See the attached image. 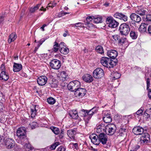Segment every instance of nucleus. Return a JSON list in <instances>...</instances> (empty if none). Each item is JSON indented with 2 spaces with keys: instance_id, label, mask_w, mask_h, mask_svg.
Listing matches in <instances>:
<instances>
[{
  "instance_id": "obj_1",
  "label": "nucleus",
  "mask_w": 151,
  "mask_h": 151,
  "mask_svg": "<svg viewBox=\"0 0 151 151\" xmlns=\"http://www.w3.org/2000/svg\"><path fill=\"white\" fill-rule=\"evenodd\" d=\"M26 132L25 128L24 127L19 128L17 131V136L19 139L20 143L22 145L24 144L27 141L26 138Z\"/></svg>"
},
{
  "instance_id": "obj_2",
  "label": "nucleus",
  "mask_w": 151,
  "mask_h": 151,
  "mask_svg": "<svg viewBox=\"0 0 151 151\" xmlns=\"http://www.w3.org/2000/svg\"><path fill=\"white\" fill-rule=\"evenodd\" d=\"M117 63V60H116L114 61L107 57H102L101 59V63L104 67L111 68H113L116 65Z\"/></svg>"
},
{
  "instance_id": "obj_3",
  "label": "nucleus",
  "mask_w": 151,
  "mask_h": 151,
  "mask_svg": "<svg viewBox=\"0 0 151 151\" xmlns=\"http://www.w3.org/2000/svg\"><path fill=\"white\" fill-rule=\"evenodd\" d=\"M119 30L121 35L126 36L129 33L130 29L128 24L123 23L120 26Z\"/></svg>"
},
{
  "instance_id": "obj_4",
  "label": "nucleus",
  "mask_w": 151,
  "mask_h": 151,
  "mask_svg": "<svg viewBox=\"0 0 151 151\" xmlns=\"http://www.w3.org/2000/svg\"><path fill=\"white\" fill-rule=\"evenodd\" d=\"M106 24L108 26L111 28H114L117 27L119 23L111 16L107 17L106 19Z\"/></svg>"
},
{
  "instance_id": "obj_5",
  "label": "nucleus",
  "mask_w": 151,
  "mask_h": 151,
  "mask_svg": "<svg viewBox=\"0 0 151 151\" xmlns=\"http://www.w3.org/2000/svg\"><path fill=\"white\" fill-rule=\"evenodd\" d=\"M81 84L78 81H74L70 82L68 85V89L72 91H74L80 87Z\"/></svg>"
},
{
  "instance_id": "obj_6",
  "label": "nucleus",
  "mask_w": 151,
  "mask_h": 151,
  "mask_svg": "<svg viewBox=\"0 0 151 151\" xmlns=\"http://www.w3.org/2000/svg\"><path fill=\"white\" fill-rule=\"evenodd\" d=\"M116 129V126L113 124H109L106 126L105 132L109 135L113 134Z\"/></svg>"
},
{
  "instance_id": "obj_7",
  "label": "nucleus",
  "mask_w": 151,
  "mask_h": 151,
  "mask_svg": "<svg viewBox=\"0 0 151 151\" xmlns=\"http://www.w3.org/2000/svg\"><path fill=\"white\" fill-rule=\"evenodd\" d=\"M104 74L103 70L100 68H97L93 72V77L96 79H100L103 77Z\"/></svg>"
},
{
  "instance_id": "obj_8",
  "label": "nucleus",
  "mask_w": 151,
  "mask_h": 151,
  "mask_svg": "<svg viewBox=\"0 0 151 151\" xmlns=\"http://www.w3.org/2000/svg\"><path fill=\"white\" fill-rule=\"evenodd\" d=\"M51 67L55 69H58L61 66L60 61L57 59H53L50 63Z\"/></svg>"
},
{
  "instance_id": "obj_9",
  "label": "nucleus",
  "mask_w": 151,
  "mask_h": 151,
  "mask_svg": "<svg viewBox=\"0 0 151 151\" xmlns=\"http://www.w3.org/2000/svg\"><path fill=\"white\" fill-rule=\"evenodd\" d=\"M150 136L147 133H145L140 137V142L143 145L146 144L150 142Z\"/></svg>"
},
{
  "instance_id": "obj_10",
  "label": "nucleus",
  "mask_w": 151,
  "mask_h": 151,
  "mask_svg": "<svg viewBox=\"0 0 151 151\" xmlns=\"http://www.w3.org/2000/svg\"><path fill=\"white\" fill-rule=\"evenodd\" d=\"M86 92V90L85 88L79 87L77 90L75 91L74 95L76 97H82L85 95Z\"/></svg>"
},
{
  "instance_id": "obj_11",
  "label": "nucleus",
  "mask_w": 151,
  "mask_h": 151,
  "mask_svg": "<svg viewBox=\"0 0 151 151\" xmlns=\"http://www.w3.org/2000/svg\"><path fill=\"white\" fill-rule=\"evenodd\" d=\"M47 80V77L45 76H42L38 77L37 79V83L39 85L42 86L46 83Z\"/></svg>"
},
{
  "instance_id": "obj_12",
  "label": "nucleus",
  "mask_w": 151,
  "mask_h": 151,
  "mask_svg": "<svg viewBox=\"0 0 151 151\" xmlns=\"http://www.w3.org/2000/svg\"><path fill=\"white\" fill-rule=\"evenodd\" d=\"M5 145L8 149L13 148L15 145V142L12 139H7L5 142Z\"/></svg>"
},
{
  "instance_id": "obj_13",
  "label": "nucleus",
  "mask_w": 151,
  "mask_h": 151,
  "mask_svg": "<svg viewBox=\"0 0 151 151\" xmlns=\"http://www.w3.org/2000/svg\"><path fill=\"white\" fill-rule=\"evenodd\" d=\"M99 143L101 142L103 145H105L107 141L108 137L103 133H101L99 135Z\"/></svg>"
},
{
  "instance_id": "obj_14",
  "label": "nucleus",
  "mask_w": 151,
  "mask_h": 151,
  "mask_svg": "<svg viewBox=\"0 0 151 151\" xmlns=\"http://www.w3.org/2000/svg\"><path fill=\"white\" fill-rule=\"evenodd\" d=\"M90 139L91 142L94 144L96 145L99 144V135L98 136L96 134H92L90 136Z\"/></svg>"
},
{
  "instance_id": "obj_15",
  "label": "nucleus",
  "mask_w": 151,
  "mask_h": 151,
  "mask_svg": "<svg viewBox=\"0 0 151 151\" xmlns=\"http://www.w3.org/2000/svg\"><path fill=\"white\" fill-rule=\"evenodd\" d=\"M114 17L115 18L123 20L124 22L127 20L128 17L126 15L119 12L115 13L114 14Z\"/></svg>"
},
{
  "instance_id": "obj_16",
  "label": "nucleus",
  "mask_w": 151,
  "mask_h": 151,
  "mask_svg": "<svg viewBox=\"0 0 151 151\" xmlns=\"http://www.w3.org/2000/svg\"><path fill=\"white\" fill-rule=\"evenodd\" d=\"M133 132L136 135H141L144 132V129L139 126L134 127L132 129Z\"/></svg>"
},
{
  "instance_id": "obj_17",
  "label": "nucleus",
  "mask_w": 151,
  "mask_h": 151,
  "mask_svg": "<svg viewBox=\"0 0 151 151\" xmlns=\"http://www.w3.org/2000/svg\"><path fill=\"white\" fill-rule=\"evenodd\" d=\"M131 19L137 23H139L141 20V18L140 17L136 14L132 13L130 16Z\"/></svg>"
},
{
  "instance_id": "obj_18",
  "label": "nucleus",
  "mask_w": 151,
  "mask_h": 151,
  "mask_svg": "<svg viewBox=\"0 0 151 151\" xmlns=\"http://www.w3.org/2000/svg\"><path fill=\"white\" fill-rule=\"evenodd\" d=\"M106 126L104 124L102 123H99L96 125V131L98 133L101 132L103 133L105 132Z\"/></svg>"
},
{
  "instance_id": "obj_19",
  "label": "nucleus",
  "mask_w": 151,
  "mask_h": 151,
  "mask_svg": "<svg viewBox=\"0 0 151 151\" xmlns=\"http://www.w3.org/2000/svg\"><path fill=\"white\" fill-rule=\"evenodd\" d=\"M76 134V131L74 129H70L67 131V134L68 137L74 140H76L75 137Z\"/></svg>"
},
{
  "instance_id": "obj_20",
  "label": "nucleus",
  "mask_w": 151,
  "mask_h": 151,
  "mask_svg": "<svg viewBox=\"0 0 151 151\" xmlns=\"http://www.w3.org/2000/svg\"><path fill=\"white\" fill-rule=\"evenodd\" d=\"M107 55L109 58L114 59L117 56L118 53L116 50H111L108 51Z\"/></svg>"
},
{
  "instance_id": "obj_21",
  "label": "nucleus",
  "mask_w": 151,
  "mask_h": 151,
  "mask_svg": "<svg viewBox=\"0 0 151 151\" xmlns=\"http://www.w3.org/2000/svg\"><path fill=\"white\" fill-rule=\"evenodd\" d=\"M103 119L104 122L106 123H110L112 120L110 114L106 112L104 114Z\"/></svg>"
},
{
  "instance_id": "obj_22",
  "label": "nucleus",
  "mask_w": 151,
  "mask_h": 151,
  "mask_svg": "<svg viewBox=\"0 0 151 151\" xmlns=\"http://www.w3.org/2000/svg\"><path fill=\"white\" fill-rule=\"evenodd\" d=\"M38 109V106L36 105H32V107L31 109V114L32 117L33 118L35 116V115L37 113V111Z\"/></svg>"
},
{
  "instance_id": "obj_23",
  "label": "nucleus",
  "mask_w": 151,
  "mask_h": 151,
  "mask_svg": "<svg viewBox=\"0 0 151 151\" xmlns=\"http://www.w3.org/2000/svg\"><path fill=\"white\" fill-rule=\"evenodd\" d=\"M82 79L84 81L87 83L92 82L93 81V77L88 74L83 75L82 77Z\"/></svg>"
},
{
  "instance_id": "obj_24",
  "label": "nucleus",
  "mask_w": 151,
  "mask_h": 151,
  "mask_svg": "<svg viewBox=\"0 0 151 151\" xmlns=\"http://www.w3.org/2000/svg\"><path fill=\"white\" fill-rule=\"evenodd\" d=\"M135 12L137 14L140 16H143L147 13V12L145 9L143 8L142 7H139L136 10Z\"/></svg>"
},
{
  "instance_id": "obj_25",
  "label": "nucleus",
  "mask_w": 151,
  "mask_h": 151,
  "mask_svg": "<svg viewBox=\"0 0 151 151\" xmlns=\"http://www.w3.org/2000/svg\"><path fill=\"white\" fill-rule=\"evenodd\" d=\"M87 117L84 118V121L86 123H88V121L91 119L92 116L94 114V113L91 109L88 111L87 110Z\"/></svg>"
},
{
  "instance_id": "obj_26",
  "label": "nucleus",
  "mask_w": 151,
  "mask_h": 151,
  "mask_svg": "<svg viewBox=\"0 0 151 151\" xmlns=\"http://www.w3.org/2000/svg\"><path fill=\"white\" fill-rule=\"evenodd\" d=\"M22 68V65L21 64L14 63L13 66V70L14 72H19Z\"/></svg>"
},
{
  "instance_id": "obj_27",
  "label": "nucleus",
  "mask_w": 151,
  "mask_h": 151,
  "mask_svg": "<svg viewBox=\"0 0 151 151\" xmlns=\"http://www.w3.org/2000/svg\"><path fill=\"white\" fill-rule=\"evenodd\" d=\"M0 77L4 81H7L9 79V76L8 73L5 71H1L0 74Z\"/></svg>"
},
{
  "instance_id": "obj_28",
  "label": "nucleus",
  "mask_w": 151,
  "mask_h": 151,
  "mask_svg": "<svg viewBox=\"0 0 151 151\" xmlns=\"http://www.w3.org/2000/svg\"><path fill=\"white\" fill-rule=\"evenodd\" d=\"M139 147V145L137 144H133L130 143L129 145L130 151H137Z\"/></svg>"
},
{
  "instance_id": "obj_29",
  "label": "nucleus",
  "mask_w": 151,
  "mask_h": 151,
  "mask_svg": "<svg viewBox=\"0 0 151 151\" xmlns=\"http://www.w3.org/2000/svg\"><path fill=\"white\" fill-rule=\"evenodd\" d=\"M69 114L72 118L74 119H77L78 117L77 112L76 110L70 111L69 113Z\"/></svg>"
},
{
  "instance_id": "obj_30",
  "label": "nucleus",
  "mask_w": 151,
  "mask_h": 151,
  "mask_svg": "<svg viewBox=\"0 0 151 151\" xmlns=\"http://www.w3.org/2000/svg\"><path fill=\"white\" fill-rule=\"evenodd\" d=\"M17 37V35L15 33H11L9 37L8 40L9 43H10L11 42H14L16 39Z\"/></svg>"
},
{
  "instance_id": "obj_31",
  "label": "nucleus",
  "mask_w": 151,
  "mask_h": 151,
  "mask_svg": "<svg viewBox=\"0 0 151 151\" xmlns=\"http://www.w3.org/2000/svg\"><path fill=\"white\" fill-rule=\"evenodd\" d=\"M148 26L147 24L144 23H142L141 24L139 28V29L141 32H143L147 31V27Z\"/></svg>"
},
{
  "instance_id": "obj_32",
  "label": "nucleus",
  "mask_w": 151,
  "mask_h": 151,
  "mask_svg": "<svg viewBox=\"0 0 151 151\" xmlns=\"http://www.w3.org/2000/svg\"><path fill=\"white\" fill-rule=\"evenodd\" d=\"M60 79L63 81L67 80L68 79V77L65 71H61L60 73Z\"/></svg>"
},
{
  "instance_id": "obj_33",
  "label": "nucleus",
  "mask_w": 151,
  "mask_h": 151,
  "mask_svg": "<svg viewBox=\"0 0 151 151\" xmlns=\"http://www.w3.org/2000/svg\"><path fill=\"white\" fill-rule=\"evenodd\" d=\"M25 149L28 151H32L34 149V147L29 143H26L23 146Z\"/></svg>"
},
{
  "instance_id": "obj_34",
  "label": "nucleus",
  "mask_w": 151,
  "mask_h": 151,
  "mask_svg": "<svg viewBox=\"0 0 151 151\" xmlns=\"http://www.w3.org/2000/svg\"><path fill=\"white\" fill-rule=\"evenodd\" d=\"M121 76L120 74L117 72H115L114 73L111 74V77L112 78V80L117 79L120 78Z\"/></svg>"
},
{
  "instance_id": "obj_35",
  "label": "nucleus",
  "mask_w": 151,
  "mask_h": 151,
  "mask_svg": "<svg viewBox=\"0 0 151 151\" xmlns=\"http://www.w3.org/2000/svg\"><path fill=\"white\" fill-rule=\"evenodd\" d=\"M48 85L50 87L52 88H56L58 86V81H57L54 80V81H51L48 84Z\"/></svg>"
},
{
  "instance_id": "obj_36",
  "label": "nucleus",
  "mask_w": 151,
  "mask_h": 151,
  "mask_svg": "<svg viewBox=\"0 0 151 151\" xmlns=\"http://www.w3.org/2000/svg\"><path fill=\"white\" fill-rule=\"evenodd\" d=\"M59 48V44L57 42L56 40L53 43V47L52 48V50L55 52H57L58 51Z\"/></svg>"
},
{
  "instance_id": "obj_37",
  "label": "nucleus",
  "mask_w": 151,
  "mask_h": 151,
  "mask_svg": "<svg viewBox=\"0 0 151 151\" xmlns=\"http://www.w3.org/2000/svg\"><path fill=\"white\" fill-rule=\"evenodd\" d=\"M60 51L61 53L64 55L67 54L69 51V49L66 47L60 49Z\"/></svg>"
},
{
  "instance_id": "obj_38",
  "label": "nucleus",
  "mask_w": 151,
  "mask_h": 151,
  "mask_svg": "<svg viewBox=\"0 0 151 151\" xmlns=\"http://www.w3.org/2000/svg\"><path fill=\"white\" fill-rule=\"evenodd\" d=\"M96 52L101 54L103 55L104 54V51L103 47L100 45H98L96 47L95 49Z\"/></svg>"
},
{
  "instance_id": "obj_39",
  "label": "nucleus",
  "mask_w": 151,
  "mask_h": 151,
  "mask_svg": "<svg viewBox=\"0 0 151 151\" xmlns=\"http://www.w3.org/2000/svg\"><path fill=\"white\" fill-rule=\"evenodd\" d=\"M41 4H38L34 7H31L29 10V11L31 13H33L37 10L40 6Z\"/></svg>"
},
{
  "instance_id": "obj_40",
  "label": "nucleus",
  "mask_w": 151,
  "mask_h": 151,
  "mask_svg": "<svg viewBox=\"0 0 151 151\" xmlns=\"http://www.w3.org/2000/svg\"><path fill=\"white\" fill-rule=\"evenodd\" d=\"M102 22V18L100 16L95 17L94 16L93 19V22L97 24L101 23Z\"/></svg>"
},
{
  "instance_id": "obj_41",
  "label": "nucleus",
  "mask_w": 151,
  "mask_h": 151,
  "mask_svg": "<svg viewBox=\"0 0 151 151\" xmlns=\"http://www.w3.org/2000/svg\"><path fill=\"white\" fill-rule=\"evenodd\" d=\"M79 114L81 116L83 117V119L84 120V118L87 117V110L82 109L80 111Z\"/></svg>"
},
{
  "instance_id": "obj_42",
  "label": "nucleus",
  "mask_w": 151,
  "mask_h": 151,
  "mask_svg": "<svg viewBox=\"0 0 151 151\" xmlns=\"http://www.w3.org/2000/svg\"><path fill=\"white\" fill-rule=\"evenodd\" d=\"M130 35L131 38L134 40L136 39L137 37V32L133 31L130 32Z\"/></svg>"
},
{
  "instance_id": "obj_43",
  "label": "nucleus",
  "mask_w": 151,
  "mask_h": 151,
  "mask_svg": "<svg viewBox=\"0 0 151 151\" xmlns=\"http://www.w3.org/2000/svg\"><path fill=\"white\" fill-rule=\"evenodd\" d=\"M51 129L52 132L55 134H58L60 132L59 129L57 127H51Z\"/></svg>"
},
{
  "instance_id": "obj_44",
  "label": "nucleus",
  "mask_w": 151,
  "mask_h": 151,
  "mask_svg": "<svg viewBox=\"0 0 151 151\" xmlns=\"http://www.w3.org/2000/svg\"><path fill=\"white\" fill-rule=\"evenodd\" d=\"M55 100L54 98L51 97L48 98L47 100V102L49 104L51 105L54 104L55 103Z\"/></svg>"
},
{
  "instance_id": "obj_45",
  "label": "nucleus",
  "mask_w": 151,
  "mask_h": 151,
  "mask_svg": "<svg viewBox=\"0 0 151 151\" xmlns=\"http://www.w3.org/2000/svg\"><path fill=\"white\" fill-rule=\"evenodd\" d=\"M143 112V110L142 109V108L139 109L137 111L135 114L134 115L135 116H136V115L138 116H140L142 115Z\"/></svg>"
},
{
  "instance_id": "obj_46",
  "label": "nucleus",
  "mask_w": 151,
  "mask_h": 151,
  "mask_svg": "<svg viewBox=\"0 0 151 151\" xmlns=\"http://www.w3.org/2000/svg\"><path fill=\"white\" fill-rule=\"evenodd\" d=\"M30 126L32 129H33L37 127V124L36 122H32L30 124Z\"/></svg>"
},
{
  "instance_id": "obj_47",
  "label": "nucleus",
  "mask_w": 151,
  "mask_h": 151,
  "mask_svg": "<svg viewBox=\"0 0 151 151\" xmlns=\"http://www.w3.org/2000/svg\"><path fill=\"white\" fill-rule=\"evenodd\" d=\"M5 107L2 102H0V113L5 110Z\"/></svg>"
},
{
  "instance_id": "obj_48",
  "label": "nucleus",
  "mask_w": 151,
  "mask_h": 151,
  "mask_svg": "<svg viewBox=\"0 0 151 151\" xmlns=\"http://www.w3.org/2000/svg\"><path fill=\"white\" fill-rule=\"evenodd\" d=\"M93 18L94 16H89L86 18V21L88 23L90 22H93Z\"/></svg>"
},
{
  "instance_id": "obj_49",
  "label": "nucleus",
  "mask_w": 151,
  "mask_h": 151,
  "mask_svg": "<svg viewBox=\"0 0 151 151\" xmlns=\"http://www.w3.org/2000/svg\"><path fill=\"white\" fill-rule=\"evenodd\" d=\"M74 26L76 27H83L84 24L83 23L81 22H78L75 24H74Z\"/></svg>"
},
{
  "instance_id": "obj_50",
  "label": "nucleus",
  "mask_w": 151,
  "mask_h": 151,
  "mask_svg": "<svg viewBox=\"0 0 151 151\" xmlns=\"http://www.w3.org/2000/svg\"><path fill=\"white\" fill-rule=\"evenodd\" d=\"M59 142H56L55 143L52 145L50 147V148L51 150H54L55 149L56 147L58 145Z\"/></svg>"
},
{
  "instance_id": "obj_51",
  "label": "nucleus",
  "mask_w": 151,
  "mask_h": 151,
  "mask_svg": "<svg viewBox=\"0 0 151 151\" xmlns=\"http://www.w3.org/2000/svg\"><path fill=\"white\" fill-rule=\"evenodd\" d=\"M148 110L147 109L144 112L143 115L145 117V118L147 119L150 117V115L148 114Z\"/></svg>"
},
{
  "instance_id": "obj_52",
  "label": "nucleus",
  "mask_w": 151,
  "mask_h": 151,
  "mask_svg": "<svg viewBox=\"0 0 151 151\" xmlns=\"http://www.w3.org/2000/svg\"><path fill=\"white\" fill-rule=\"evenodd\" d=\"M65 147L62 145H61L58 148L57 151H65Z\"/></svg>"
},
{
  "instance_id": "obj_53",
  "label": "nucleus",
  "mask_w": 151,
  "mask_h": 151,
  "mask_svg": "<svg viewBox=\"0 0 151 151\" xmlns=\"http://www.w3.org/2000/svg\"><path fill=\"white\" fill-rule=\"evenodd\" d=\"M127 40L126 38H121L119 39V40L118 42L120 44H123L124 43L125 41Z\"/></svg>"
},
{
  "instance_id": "obj_54",
  "label": "nucleus",
  "mask_w": 151,
  "mask_h": 151,
  "mask_svg": "<svg viewBox=\"0 0 151 151\" xmlns=\"http://www.w3.org/2000/svg\"><path fill=\"white\" fill-rule=\"evenodd\" d=\"M146 19L147 21L151 22V14H148L147 15Z\"/></svg>"
},
{
  "instance_id": "obj_55",
  "label": "nucleus",
  "mask_w": 151,
  "mask_h": 151,
  "mask_svg": "<svg viewBox=\"0 0 151 151\" xmlns=\"http://www.w3.org/2000/svg\"><path fill=\"white\" fill-rule=\"evenodd\" d=\"M45 40L44 39H41L39 42H37L38 44L37 45V46L38 47H39L42 44V43L45 41Z\"/></svg>"
},
{
  "instance_id": "obj_56",
  "label": "nucleus",
  "mask_w": 151,
  "mask_h": 151,
  "mask_svg": "<svg viewBox=\"0 0 151 151\" xmlns=\"http://www.w3.org/2000/svg\"><path fill=\"white\" fill-rule=\"evenodd\" d=\"M147 82V89H148L150 86V81L149 78H147L146 80Z\"/></svg>"
},
{
  "instance_id": "obj_57",
  "label": "nucleus",
  "mask_w": 151,
  "mask_h": 151,
  "mask_svg": "<svg viewBox=\"0 0 151 151\" xmlns=\"http://www.w3.org/2000/svg\"><path fill=\"white\" fill-rule=\"evenodd\" d=\"M99 109V107H94L91 109L92 111H93V112L94 113V114L96 113H97L98 110Z\"/></svg>"
},
{
  "instance_id": "obj_58",
  "label": "nucleus",
  "mask_w": 151,
  "mask_h": 151,
  "mask_svg": "<svg viewBox=\"0 0 151 151\" xmlns=\"http://www.w3.org/2000/svg\"><path fill=\"white\" fill-rule=\"evenodd\" d=\"M112 37L113 38L114 40H117L119 41V36L117 35H114L112 36Z\"/></svg>"
},
{
  "instance_id": "obj_59",
  "label": "nucleus",
  "mask_w": 151,
  "mask_h": 151,
  "mask_svg": "<svg viewBox=\"0 0 151 151\" xmlns=\"http://www.w3.org/2000/svg\"><path fill=\"white\" fill-rule=\"evenodd\" d=\"M64 136V130L61 129L60 131V138H62Z\"/></svg>"
},
{
  "instance_id": "obj_60",
  "label": "nucleus",
  "mask_w": 151,
  "mask_h": 151,
  "mask_svg": "<svg viewBox=\"0 0 151 151\" xmlns=\"http://www.w3.org/2000/svg\"><path fill=\"white\" fill-rule=\"evenodd\" d=\"M65 44L63 42H61L59 44V48L60 49L63 48L64 47H65L66 46L65 45Z\"/></svg>"
},
{
  "instance_id": "obj_61",
  "label": "nucleus",
  "mask_w": 151,
  "mask_h": 151,
  "mask_svg": "<svg viewBox=\"0 0 151 151\" xmlns=\"http://www.w3.org/2000/svg\"><path fill=\"white\" fill-rule=\"evenodd\" d=\"M147 31L148 34L151 35V24L148 27Z\"/></svg>"
},
{
  "instance_id": "obj_62",
  "label": "nucleus",
  "mask_w": 151,
  "mask_h": 151,
  "mask_svg": "<svg viewBox=\"0 0 151 151\" xmlns=\"http://www.w3.org/2000/svg\"><path fill=\"white\" fill-rule=\"evenodd\" d=\"M73 148L77 149L78 148V144L77 143H72Z\"/></svg>"
},
{
  "instance_id": "obj_63",
  "label": "nucleus",
  "mask_w": 151,
  "mask_h": 151,
  "mask_svg": "<svg viewBox=\"0 0 151 151\" xmlns=\"http://www.w3.org/2000/svg\"><path fill=\"white\" fill-rule=\"evenodd\" d=\"M148 90V97L150 98L151 99V89L150 88H148L147 89Z\"/></svg>"
},
{
  "instance_id": "obj_64",
  "label": "nucleus",
  "mask_w": 151,
  "mask_h": 151,
  "mask_svg": "<svg viewBox=\"0 0 151 151\" xmlns=\"http://www.w3.org/2000/svg\"><path fill=\"white\" fill-rule=\"evenodd\" d=\"M0 69L1 71H5V68L4 65L2 64L0 67Z\"/></svg>"
}]
</instances>
